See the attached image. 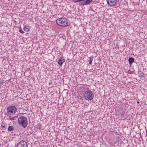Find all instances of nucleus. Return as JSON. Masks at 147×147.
I'll use <instances>...</instances> for the list:
<instances>
[{
	"instance_id": "nucleus-13",
	"label": "nucleus",
	"mask_w": 147,
	"mask_h": 147,
	"mask_svg": "<svg viewBox=\"0 0 147 147\" xmlns=\"http://www.w3.org/2000/svg\"><path fill=\"white\" fill-rule=\"evenodd\" d=\"M72 1L74 3H76L77 2H79V0H72Z\"/></svg>"
},
{
	"instance_id": "nucleus-4",
	"label": "nucleus",
	"mask_w": 147,
	"mask_h": 147,
	"mask_svg": "<svg viewBox=\"0 0 147 147\" xmlns=\"http://www.w3.org/2000/svg\"><path fill=\"white\" fill-rule=\"evenodd\" d=\"M7 112L8 115H11L14 114L16 112V108L13 106H10L7 108Z\"/></svg>"
},
{
	"instance_id": "nucleus-10",
	"label": "nucleus",
	"mask_w": 147,
	"mask_h": 147,
	"mask_svg": "<svg viewBox=\"0 0 147 147\" xmlns=\"http://www.w3.org/2000/svg\"><path fill=\"white\" fill-rule=\"evenodd\" d=\"M129 61L130 64H131L133 63L134 61V58L133 57H129Z\"/></svg>"
},
{
	"instance_id": "nucleus-15",
	"label": "nucleus",
	"mask_w": 147,
	"mask_h": 147,
	"mask_svg": "<svg viewBox=\"0 0 147 147\" xmlns=\"http://www.w3.org/2000/svg\"><path fill=\"white\" fill-rule=\"evenodd\" d=\"M1 127L2 128H4L5 127V125L4 124H2L1 125Z\"/></svg>"
},
{
	"instance_id": "nucleus-1",
	"label": "nucleus",
	"mask_w": 147,
	"mask_h": 147,
	"mask_svg": "<svg viewBox=\"0 0 147 147\" xmlns=\"http://www.w3.org/2000/svg\"><path fill=\"white\" fill-rule=\"evenodd\" d=\"M56 22L58 25L61 26H67L70 24V23L67 20L64 18H61L58 19Z\"/></svg>"
},
{
	"instance_id": "nucleus-11",
	"label": "nucleus",
	"mask_w": 147,
	"mask_h": 147,
	"mask_svg": "<svg viewBox=\"0 0 147 147\" xmlns=\"http://www.w3.org/2000/svg\"><path fill=\"white\" fill-rule=\"evenodd\" d=\"M13 127L12 126H9L8 128V129L9 131H11L13 130Z\"/></svg>"
},
{
	"instance_id": "nucleus-5",
	"label": "nucleus",
	"mask_w": 147,
	"mask_h": 147,
	"mask_svg": "<svg viewBox=\"0 0 147 147\" xmlns=\"http://www.w3.org/2000/svg\"><path fill=\"white\" fill-rule=\"evenodd\" d=\"M108 5L110 6H117V0H106Z\"/></svg>"
},
{
	"instance_id": "nucleus-8",
	"label": "nucleus",
	"mask_w": 147,
	"mask_h": 147,
	"mask_svg": "<svg viewBox=\"0 0 147 147\" xmlns=\"http://www.w3.org/2000/svg\"><path fill=\"white\" fill-rule=\"evenodd\" d=\"M92 0H86L81 3V5H86L89 4L92 1Z\"/></svg>"
},
{
	"instance_id": "nucleus-16",
	"label": "nucleus",
	"mask_w": 147,
	"mask_h": 147,
	"mask_svg": "<svg viewBox=\"0 0 147 147\" xmlns=\"http://www.w3.org/2000/svg\"><path fill=\"white\" fill-rule=\"evenodd\" d=\"M19 31L21 33H24V32H23V31L22 30H20Z\"/></svg>"
},
{
	"instance_id": "nucleus-12",
	"label": "nucleus",
	"mask_w": 147,
	"mask_h": 147,
	"mask_svg": "<svg viewBox=\"0 0 147 147\" xmlns=\"http://www.w3.org/2000/svg\"><path fill=\"white\" fill-rule=\"evenodd\" d=\"M90 60H89V64H91L92 63V61H93V57H89Z\"/></svg>"
},
{
	"instance_id": "nucleus-3",
	"label": "nucleus",
	"mask_w": 147,
	"mask_h": 147,
	"mask_svg": "<svg viewBox=\"0 0 147 147\" xmlns=\"http://www.w3.org/2000/svg\"><path fill=\"white\" fill-rule=\"evenodd\" d=\"M94 94L90 90H88L85 92L84 98L86 100L89 101L92 100L94 97Z\"/></svg>"
},
{
	"instance_id": "nucleus-7",
	"label": "nucleus",
	"mask_w": 147,
	"mask_h": 147,
	"mask_svg": "<svg viewBox=\"0 0 147 147\" xmlns=\"http://www.w3.org/2000/svg\"><path fill=\"white\" fill-rule=\"evenodd\" d=\"M65 61V59L64 58L62 57H61L59 59L58 61H57V62L60 66H61L62 64Z\"/></svg>"
},
{
	"instance_id": "nucleus-9",
	"label": "nucleus",
	"mask_w": 147,
	"mask_h": 147,
	"mask_svg": "<svg viewBox=\"0 0 147 147\" xmlns=\"http://www.w3.org/2000/svg\"><path fill=\"white\" fill-rule=\"evenodd\" d=\"M30 29V27L29 26L27 25L25 26L23 28L24 30L26 32H28Z\"/></svg>"
},
{
	"instance_id": "nucleus-17",
	"label": "nucleus",
	"mask_w": 147,
	"mask_h": 147,
	"mask_svg": "<svg viewBox=\"0 0 147 147\" xmlns=\"http://www.w3.org/2000/svg\"><path fill=\"white\" fill-rule=\"evenodd\" d=\"M9 117L10 118L9 119L10 120H12L13 118H11V117Z\"/></svg>"
},
{
	"instance_id": "nucleus-14",
	"label": "nucleus",
	"mask_w": 147,
	"mask_h": 147,
	"mask_svg": "<svg viewBox=\"0 0 147 147\" xmlns=\"http://www.w3.org/2000/svg\"><path fill=\"white\" fill-rule=\"evenodd\" d=\"M125 114V113L123 112L121 114V116L123 117H124Z\"/></svg>"
},
{
	"instance_id": "nucleus-6",
	"label": "nucleus",
	"mask_w": 147,
	"mask_h": 147,
	"mask_svg": "<svg viewBox=\"0 0 147 147\" xmlns=\"http://www.w3.org/2000/svg\"><path fill=\"white\" fill-rule=\"evenodd\" d=\"M17 147H28L27 143L26 142L22 140L18 144Z\"/></svg>"
},
{
	"instance_id": "nucleus-2",
	"label": "nucleus",
	"mask_w": 147,
	"mask_h": 147,
	"mask_svg": "<svg viewBox=\"0 0 147 147\" xmlns=\"http://www.w3.org/2000/svg\"><path fill=\"white\" fill-rule=\"evenodd\" d=\"M18 121L20 125L24 127H26L28 121L26 117L24 116H21L18 118Z\"/></svg>"
}]
</instances>
